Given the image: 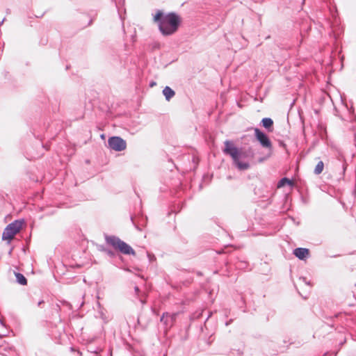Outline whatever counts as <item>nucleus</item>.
<instances>
[{"label":"nucleus","mask_w":356,"mask_h":356,"mask_svg":"<svg viewBox=\"0 0 356 356\" xmlns=\"http://www.w3.org/2000/svg\"><path fill=\"white\" fill-rule=\"evenodd\" d=\"M262 126L266 129L271 131V128L273 125V121L270 118H264L261 120Z\"/></svg>","instance_id":"nucleus-10"},{"label":"nucleus","mask_w":356,"mask_h":356,"mask_svg":"<svg viewBox=\"0 0 356 356\" xmlns=\"http://www.w3.org/2000/svg\"><path fill=\"white\" fill-rule=\"evenodd\" d=\"M293 254L299 259L303 260L309 255V250L307 248H297L293 250Z\"/></svg>","instance_id":"nucleus-8"},{"label":"nucleus","mask_w":356,"mask_h":356,"mask_svg":"<svg viewBox=\"0 0 356 356\" xmlns=\"http://www.w3.org/2000/svg\"><path fill=\"white\" fill-rule=\"evenodd\" d=\"M140 302H141L142 304H145V301L142 300V299L140 300Z\"/></svg>","instance_id":"nucleus-21"},{"label":"nucleus","mask_w":356,"mask_h":356,"mask_svg":"<svg viewBox=\"0 0 356 356\" xmlns=\"http://www.w3.org/2000/svg\"><path fill=\"white\" fill-rule=\"evenodd\" d=\"M44 300H40L38 302V306L41 307L42 304H44Z\"/></svg>","instance_id":"nucleus-17"},{"label":"nucleus","mask_w":356,"mask_h":356,"mask_svg":"<svg viewBox=\"0 0 356 356\" xmlns=\"http://www.w3.org/2000/svg\"><path fill=\"white\" fill-rule=\"evenodd\" d=\"M106 241L108 244L111 245L115 249L120 250V252L123 253L124 254L135 255L136 254L135 251L129 245H128L127 243H126L117 236H106Z\"/></svg>","instance_id":"nucleus-3"},{"label":"nucleus","mask_w":356,"mask_h":356,"mask_svg":"<svg viewBox=\"0 0 356 356\" xmlns=\"http://www.w3.org/2000/svg\"><path fill=\"white\" fill-rule=\"evenodd\" d=\"M115 2L116 6L118 7L117 0H113Z\"/></svg>","instance_id":"nucleus-22"},{"label":"nucleus","mask_w":356,"mask_h":356,"mask_svg":"<svg viewBox=\"0 0 356 356\" xmlns=\"http://www.w3.org/2000/svg\"><path fill=\"white\" fill-rule=\"evenodd\" d=\"M102 348H97L95 350H90V356H97V354L102 351Z\"/></svg>","instance_id":"nucleus-15"},{"label":"nucleus","mask_w":356,"mask_h":356,"mask_svg":"<svg viewBox=\"0 0 356 356\" xmlns=\"http://www.w3.org/2000/svg\"><path fill=\"white\" fill-rule=\"evenodd\" d=\"M15 277H16V280H17V283H19V284H21V285H26L27 284V280L24 276V275H22V273H15Z\"/></svg>","instance_id":"nucleus-12"},{"label":"nucleus","mask_w":356,"mask_h":356,"mask_svg":"<svg viewBox=\"0 0 356 356\" xmlns=\"http://www.w3.org/2000/svg\"><path fill=\"white\" fill-rule=\"evenodd\" d=\"M254 136L257 141L259 143L261 146L264 148H266L268 149H272V143L268 136L261 131L259 129L255 128L254 129Z\"/></svg>","instance_id":"nucleus-6"},{"label":"nucleus","mask_w":356,"mask_h":356,"mask_svg":"<svg viewBox=\"0 0 356 356\" xmlns=\"http://www.w3.org/2000/svg\"><path fill=\"white\" fill-rule=\"evenodd\" d=\"M122 3L124 2V0H122Z\"/></svg>","instance_id":"nucleus-26"},{"label":"nucleus","mask_w":356,"mask_h":356,"mask_svg":"<svg viewBox=\"0 0 356 356\" xmlns=\"http://www.w3.org/2000/svg\"><path fill=\"white\" fill-rule=\"evenodd\" d=\"M97 305H98V306L99 307V309H99V312H98V314H99V316H99V318H101L103 320V321H104V323H106V316H105V314H104V312L103 309H102L100 308V306H99V302H97Z\"/></svg>","instance_id":"nucleus-14"},{"label":"nucleus","mask_w":356,"mask_h":356,"mask_svg":"<svg viewBox=\"0 0 356 356\" xmlns=\"http://www.w3.org/2000/svg\"><path fill=\"white\" fill-rule=\"evenodd\" d=\"M177 314H169L168 312H164L160 319V321L163 324L165 329H170L175 322Z\"/></svg>","instance_id":"nucleus-7"},{"label":"nucleus","mask_w":356,"mask_h":356,"mask_svg":"<svg viewBox=\"0 0 356 356\" xmlns=\"http://www.w3.org/2000/svg\"><path fill=\"white\" fill-rule=\"evenodd\" d=\"M154 22L158 24L160 32L163 35H171L178 30L181 19L175 13L165 14L161 10H157L154 16Z\"/></svg>","instance_id":"nucleus-1"},{"label":"nucleus","mask_w":356,"mask_h":356,"mask_svg":"<svg viewBox=\"0 0 356 356\" xmlns=\"http://www.w3.org/2000/svg\"><path fill=\"white\" fill-rule=\"evenodd\" d=\"M300 280H302V281H303L304 282H305L306 284H309V282H306V278L302 277V278H300Z\"/></svg>","instance_id":"nucleus-18"},{"label":"nucleus","mask_w":356,"mask_h":356,"mask_svg":"<svg viewBox=\"0 0 356 356\" xmlns=\"http://www.w3.org/2000/svg\"><path fill=\"white\" fill-rule=\"evenodd\" d=\"M343 170H346V166H345L344 164L343 165Z\"/></svg>","instance_id":"nucleus-23"},{"label":"nucleus","mask_w":356,"mask_h":356,"mask_svg":"<svg viewBox=\"0 0 356 356\" xmlns=\"http://www.w3.org/2000/svg\"><path fill=\"white\" fill-rule=\"evenodd\" d=\"M224 143V153L229 155L232 158L234 163L236 165V166L241 170L248 169L250 164L248 162H242L240 161V159L243 156V153L238 151V149L234 145L232 142L226 140Z\"/></svg>","instance_id":"nucleus-2"},{"label":"nucleus","mask_w":356,"mask_h":356,"mask_svg":"<svg viewBox=\"0 0 356 356\" xmlns=\"http://www.w3.org/2000/svg\"><path fill=\"white\" fill-rule=\"evenodd\" d=\"M3 22V20L1 22H0V24H2Z\"/></svg>","instance_id":"nucleus-25"},{"label":"nucleus","mask_w":356,"mask_h":356,"mask_svg":"<svg viewBox=\"0 0 356 356\" xmlns=\"http://www.w3.org/2000/svg\"><path fill=\"white\" fill-rule=\"evenodd\" d=\"M154 84H155L154 83H152L150 84V86H153Z\"/></svg>","instance_id":"nucleus-24"},{"label":"nucleus","mask_w":356,"mask_h":356,"mask_svg":"<svg viewBox=\"0 0 356 356\" xmlns=\"http://www.w3.org/2000/svg\"><path fill=\"white\" fill-rule=\"evenodd\" d=\"M339 159L340 161H343V156L342 155H339Z\"/></svg>","instance_id":"nucleus-20"},{"label":"nucleus","mask_w":356,"mask_h":356,"mask_svg":"<svg viewBox=\"0 0 356 356\" xmlns=\"http://www.w3.org/2000/svg\"><path fill=\"white\" fill-rule=\"evenodd\" d=\"M23 220H15L14 222L10 223L5 228L3 234L2 238L3 240H11L13 238L14 236L20 231L22 227Z\"/></svg>","instance_id":"nucleus-4"},{"label":"nucleus","mask_w":356,"mask_h":356,"mask_svg":"<svg viewBox=\"0 0 356 356\" xmlns=\"http://www.w3.org/2000/svg\"><path fill=\"white\" fill-rule=\"evenodd\" d=\"M163 94L166 100L169 101L175 95V91L169 86H165L163 90Z\"/></svg>","instance_id":"nucleus-9"},{"label":"nucleus","mask_w":356,"mask_h":356,"mask_svg":"<svg viewBox=\"0 0 356 356\" xmlns=\"http://www.w3.org/2000/svg\"><path fill=\"white\" fill-rule=\"evenodd\" d=\"M323 168H324V163L322 161H320L316 164V165L314 168V173L316 175H318L323 172Z\"/></svg>","instance_id":"nucleus-13"},{"label":"nucleus","mask_w":356,"mask_h":356,"mask_svg":"<svg viewBox=\"0 0 356 356\" xmlns=\"http://www.w3.org/2000/svg\"><path fill=\"white\" fill-rule=\"evenodd\" d=\"M61 303L63 305H65L66 306L69 307L70 308L71 307V305L69 302H67L63 301V302H61Z\"/></svg>","instance_id":"nucleus-16"},{"label":"nucleus","mask_w":356,"mask_h":356,"mask_svg":"<svg viewBox=\"0 0 356 356\" xmlns=\"http://www.w3.org/2000/svg\"><path fill=\"white\" fill-rule=\"evenodd\" d=\"M286 184H288L289 186H293V182L292 180L286 178V177H284V178H282L277 183V188H281V187H283L284 186H285Z\"/></svg>","instance_id":"nucleus-11"},{"label":"nucleus","mask_w":356,"mask_h":356,"mask_svg":"<svg viewBox=\"0 0 356 356\" xmlns=\"http://www.w3.org/2000/svg\"><path fill=\"white\" fill-rule=\"evenodd\" d=\"M134 289H135L136 293H138L139 292V288L138 286H135Z\"/></svg>","instance_id":"nucleus-19"},{"label":"nucleus","mask_w":356,"mask_h":356,"mask_svg":"<svg viewBox=\"0 0 356 356\" xmlns=\"http://www.w3.org/2000/svg\"><path fill=\"white\" fill-rule=\"evenodd\" d=\"M108 147L116 152H120L125 149L127 147L126 141L119 136H112L108 140Z\"/></svg>","instance_id":"nucleus-5"}]
</instances>
